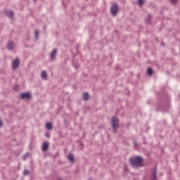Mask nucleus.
Returning a JSON list of instances; mask_svg holds the SVG:
<instances>
[{"instance_id": "nucleus-1", "label": "nucleus", "mask_w": 180, "mask_h": 180, "mask_svg": "<svg viewBox=\"0 0 180 180\" xmlns=\"http://www.w3.org/2000/svg\"><path fill=\"white\" fill-rule=\"evenodd\" d=\"M131 167L134 168H140L143 167V158L140 156H136L129 160Z\"/></svg>"}, {"instance_id": "nucleus-2", "label": "nucleus", "mask_w": 180, "mask_h": 180, "mask_svg": "<svg viewBox=\"0 0 180 180\" xmlns=\"http://www.w3.org/2000/svg\"><path fill=\"white\" fill-rule=\"evenodd\" d=\"M111 126L114 130L119 128V119L116 117H113L111 119Z\"/></svg>"}, {"instance_id": "nucleus-3", "label": "nucleus", "mask_w": 180, "mask_h": 180, "mask_svg": "<svg viewBox=\"0 0 180 180\" xmlns=\"http://www.w3.org/2000/svg\"><path fill=\"white\" fill-rule=\"evenodd\" d=\"M117 4H113L112 6L110 7V13L112 16H116L117 15Z\"/></svg>"}, {"instance_id": "nucleus-4", "label": "nucleus", "mask_w": 180, "mask_h": 180, "mask_svg": "<svg viewBox=\"0 0 180 180\" xmlns=\"http://www.w3.org/2000/svg\"><path fill=\"white\" fill-rule=\"evenodd\" d=\"M20 64V61L19 60V59L16 58L15 60H13L12 63V68L13 70H16V68H18V67H19V65Z\"/></svg>"}, {"instance_id": "nucleus-5", "label": "nucleus", "mask_w": 180, "mask_h": 180, "mask_svg": "<svg viewBox=\"0 0 180 180\" xmlns=\"http://www.w3.org/2000/svg\"><path fill=\"white\" fill-rule=\"evenodd\" d=\"M30 98H32L30 93H22L20 94V99H30Z\"/></svg>"}, {"instance_id": "nucleus-6", "label": "nucleus", "mask_w": 180, "mask_h": 180, "mask_svg": "<svg viewBox=\"0 0 180 180\" xmlns=\"http://www.w3.org/2000/svg\"><path fill=\"white\" fill-rule=\"evenodd\" d=\"M13 47H15V43L12 41H8L7 43L8 50H13Z\"/></svg>"}, {"instance_id": "nucleus-7", "label": "nucleus", "mask_w": 180, "mask_h": 180, "mask_svg": "<svg viewBox=\"0 0 180 180\" xmlns=\"http://www.w3.org/2000/svg\"><path fill=\"white\" fill-rule=\"evenodd\" d=\"M56 56H57V49H53L50 53L51 60H56Z\"/></svg>"}, {"instance_id": "nucleus-8", "label": "nucleus", "mask_w": 180, "mask_h": 180, "mask_svg": "<svg viewBox=\"0 0 180 180\" xmlns=\"http://www.w3.org/2000/svg\"><path fill=\"white\" fill-rule=\"evenodd\" d=\"M151 180H157V169H153L151 174Z\"/></svg>"}, {"instance_id": "nucleus-9", "label": "nucleus", "mask_w": 180, "mask_h": 180, "mask_svg": "<svg viewBox=\"0 0 180 180\" xmlns=\"http://www.w3.org/2000/svg\"><path fill=\"white\" fill-rule=\"evenodd\" d=\"M41 150L44 153H46V151H47V150H49V143L44 142L42 144Z\"/></svg>"}, {"instance_id": "nucleus-10", "label": "nucleus", "mask_w": 180, "mask_h": 180, "mask_svg": "<svg viewBox=\"0 0 180 180\" xmlns=\"http://www.w3.org/2000/svg\"><path fill=\"white\" fill-rule=\"evenodd\" d=\"M41 78H42V79H47V72H46L45 70H43L41 72Z\"/></svg>"}, {"instance_id": "nucleus-11", "label": "nucleus", "mask_w": 180, "mask_h": 180, "mask_svg": "<svg viewBox=\"0 0 180 180\" xmlns=\"http://www.w3.org/2000/svg\"><path fill=\"white\" fill-rule=\"evenodd\" d=\"M68 160L70 162H74L75 161V158H74V155L71 153H70L68 156H67Z\"/></svg>"}, {"instance_id": "nucleus-12", "label": "nucleus", "mask_w": 180, "mask_h": 180, "mask_svg": "<svg viewBox=\"0 0 180 180\" xmlns=\"http://www.w3.org/2000/svg\"><path fill=\"white\" fill-rule=\"evenodd\" d=\"M6 15L10 18V19L13 18V11H7Z\"/></svg>"}, {"instance_id": "nucleus-13", "label": "nucleus", "mask_w": 180, "mask_h": 180, "mask_svg": "<svg viewBox=\"0 0 180 180\" xmlns=\"http://www.w3.org/2000/svg\"><path fill=\"white\" fill-rule=\"evenodd\" d=\"M88 99H89V94L84 93L83 95V101H88Z\"/></svg>"}, {"instance_id": "nucleus-14", "label": "nucleus", "mask_w": 180, "mask_h": 180, "mask_svg": "<svg viewBox=\"0 0 180 180\" xmlns=\"http://www.w3.org/2000/svg\"><path fill=\"white\" fill-rule=\"evenodd\" d=\"M46 127L48 130H51L53 129L52 124L50 122L46 123Z\"/></svg>"}, {"instance_id": "nucleus-15", "label": "nucleus", "mask_w": 180, "mask_h": 180, "mask_svg": "<svg viewBox=\"0 0 180 180\" xmlns=\"http://www.w3.org/2000/svg\"><path fill=\"white\" fill-rule=\"evenodd\" d=\"M147 74L148 75H153V69L151 68H148Z\"/></svg>"}, {"instance_id": "nucleus-16", "label": "nucleus", "mask_w": 180, "mask_h": 180, "mask_svg": "<svg viewBox=\"0 0 180 180\" xmlns=\"http://www.w3.org/2000/svg\"><path fill=\"white\" fill-rule=\"evenodd\" d=\"M29 174H30V172L29 170L25 169V170L23 171V175H24V176H27V175H29Z\"/></svg>"}, {"instance_id": "nucleus-17", "label": "nucleus", "mask_w": 180, "mask_h": 180, "mask_svg": "<svg viewBox=\"0 0 180 180\" xmlns=\"http://www.w3.org/2000/svg\"><path fill=\"white\" fill-rule=\"evenodd\" d=\"M138 5L139 6H143V4H144V1L143 0H138V2H137Z\"/></svg>"}, {"instance_id": "nucleus-18", "label": "nucleus", "mask_w": 180, "mask_h": 180, "mask_svg": "<svg viewBox=\"0 0 180 180\" xmlns=\"http://www.w3.org/2000/svg\"><path fill=\"white\" fill-rule=\"evenodd\" d=\"M34 37L36 40H37V39H39V31H37V30L34 32Z\"/></svg>"}, {"instance_id": "nucleus-19", "label": "nucleus", "mask_w": 180, "mask_h": 180, "mask_svg": "<svg viewBox=\"0 0 180 180\" xmlns=\"http://www.w3.org/2000/svg\"><path fill=\"white\" fill-rule=\"evenodd\" d=\"M172 4H175L178 2V0H170Z\"/></svg>"}, {"instance_id": "nucleus-20", "label": "nucleus", "mask_w": 180, "mask_h": 180, "mask_svg": "<svg viewBox=\"0 0 180 180\" xmlns=\"http://www.w3.org/2000/svg\"><path fill=\"white\" fill-rule=\"evenodd\" d=\"M75 68H76V70H78V68H79V64L75 65Z\"/></svg>"}, {"instance_id": "nucleus-21", "label": "nucleus", "mask_w": 180, "mask_h": 180, "mask_svg": "<svg viewBox=\"0 0 180 180\" xmlns=\"http://www.w3.org/2000/svg\"><path fill=\"white\" fill-rule=\"evenodd\" d=\"M4 126V123L2 122V120L0 119V127H2Z\"/></svg>"}, {"instance_id": "nucleus-22", "label": "nucleus", "mask_w": 180, "mask_h": 180, "mask_svg": "<svg viewBox=\"0 0 180 180\" xmlns=\"http://www.w3.org/2000/svg\"><path fill=\"white\" fill-rule=\"evenodd\" d=\"M151 19V15H148V22H150V20Z\"/></svg>"}, {"instance_id": "nucleus-23", "label": "nucleus", "mask_w": 180, "mask_h": 180, "mask_svg": "<svg viewBox=\"0 0 180 180\" xmlns=\"http://www.w3.org/2000/svg\"><path fill=\"white\" fill-rule=\"evenodd\" d=\"M134 146H137V143L136 142H134Z\"/></svg>"}, {"instance_id": "nucleus-24", "label": "nucleus", "mask_w": 180, "mask_h": 180, "mask_svg": "<svg viewBox=\"0 0 180 180\" xmlns=\"http://www.w3.org/2000/svg\"><path fill=\"white\" fill-rule=\"evenodd\" d=\"M25 157H28V155H24V158H25Z\"/></svg>"}, {"instance_id": "nucleus-25", "label": "nucleus", "mask_w": 180, "mask_h": 180, "mask_svg": "<svg viewBox=\"0 0 180 180\" xmlns=\"http://www.w3.org/2000/svg\"><path fill=\"white\" fill-rule=\"evenodd\" d=\"M46 137H49V134H46Z\"/></svg>"}, {"instance_id": "nucleus-26", "label": "nucleus", "mask_w": 180, "mask_h": 180, "mask_svg": "<svg viewBox=\"0 0 180 180\" xmlns=\"http://www.w3.org/2000/svg\"><path fill=\"white\" fill-rule=\"evenodd\" d=\"M89 180H92V179H89Z\"/></svg>"}, {"instance_id": "nucleus-27", "label": "nucleus", "mask_w": 180, "mask_h": 180, "mask_svg": "<svg viewBox=\"0 0 180 180\" xmlns=\"http://www.w3.org/2000/svg\"><path fill=\"white\" fill-rule=\"evenodd\" d=\"M37 0H34V2H36Z\"/></svg>"}]
</instances>
